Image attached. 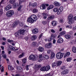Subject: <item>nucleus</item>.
<instances>
[{"label":"nucleus","instance_id":"c9c22d12","mask_svg":"<svg viewBox=\"0 0 76 76\" xmlns=\"http://www.w3.org/2000/svg\"><path fill=\"white\" fill-rule=\"evenodd\" d=\"M23 56H24V53H23L21 54H20L18 58H22V57H23Z\"/></svg>","mask_w":76,"mask_h":76},{"label":"nucleus","instance_id":"5fc2aeb1","mask_svg":"<svg viewBox=\"0 0 76 76\" xmlns=\"http://www.w3.org/2000/svg\"><path fill=\"white\" fill-rule=\"evenodd\" d=\"M41 67V65H40L36 66V68H40Z\"/></svg>","mask_w":76,"mask_h":76},{"label":"nucleus","instance_id":"79ce46f5","mask_svg":"<svg viewBox=\"0 0 76 76\" xmlns=\"http://www.w3.org/2000/svg\"><path fill=\"white\" fill-rule=\"evenodd\" d=\"M58 10V9L57 7H55L53 10V11L54 12H57Z\"/></svg>","mask_w":76,"mask_h":76},{"label":"nucleus","instance_id":"69168bd1","mask_svg":"<svg viewBox=\"0 0 76 76\" xmlns=\"http://www.w3.org/2000/svg\"><path fill=\"white\" fill-rule=\"evenodd\" d=\"M19 25L20 26H23V24L22 23H20L19 24Z\"/></svg>","mask_w":76,"mask_h":76},{"label":"nucleus","instance_id":"39448f33","mask_svg":"<svg viewBox=\"0 0 76 76\" xmlns=\"http://www.w3.org/2000/svg\"><path fill=\"white\" fill-rule=\"evenodd\" d=\"M38 55H35L34 56L33 55H31L29 56V60H34V59L37 60L38 59Z\"/></svg>","mask_w":76,"mask_h":76},{"label":"nucleus","instance_id":"2f4dec72","mask_svg":"<svg viewBox=\"0 0 76 76\" xmlns=\"http://www.w3.org/2000/svg\"><path fill=\"white\" fill-rule=\"evenodd\" d=\"M37 45H38V44L35 42H33L32 43V46L33 47H35V46H36Z\"/></svg>","mask_w":76,"mask_h":76},{"label":"nucleus","instance_id":"4468645a","mask_svg":"<svg viewBox=\"0 0 76 76\" xmlns=\"http://www.w3.org/2000/svg\"><path fill=\"white\" fill-rule=\"evenodd\" d=\"M53 4L55 6H60L61 5V4L57 1H56L53 3Z\"/></svg>","mask_w":76,"mask_h":76},{"label":"nucleus","instance_id":"ddd939ff","mask_svg":"<svg viewBox=\"0 0 76 76\" xmlns=\"http://www.w3.org/2000/svg\"><path fill=\"white\" fill-rule=\"evenodd\" d=\"M51 47H52V44L50 42L48 43L47 45L45 46L46 48H50Z\"/></svg>","mask_w":76,"mask_h":76},{"label":"nucleus","instance_id":"b1692460","mask_svg":"<svg viewBox=\"0 0 76 76\" xmlns=\"http://www.w3.org/2000/svg\"><path fill=\"white\" fill-rule=\"evenodd\" d=\"M62 63V61H58L56 63V64L57 66H60L61 64Z\"/></svg>","mask_w":76,"mask_h":76},{"label":"nucleus","instance_id":"6e6d98bb","mask_svg":"<svg viewBox=\"0 0 76 76\" xmlns=\"http://www.w3.org/2000/svg\"><path fill=\"white\" fill-rule=\"evenodd\" d=\"M1 72H3L4 71V67L2 66L1 68Z\"/></svg>","mask_w":76,"mask_h":76},{"label":"nucleus","instance_id":"8fccbe9b","mask_svg":"<svg viewBox=\"0 0 76 76\" xmlns=\"http://www.w3.org/2000/svg\"><path fill=\"white\" fill-rule=\"evenodd\" d=\"M37 4L36 3H33L32 4V5L34 7H36V6H37Z\"/></svg>","mask_w":76,"mask_h":76},{"label":"nucleus","instance_id":"ea45409f","mask_svg":"<svg viewBox=\"0 0 76 76\" xmlns=\"http://www.w3.org/2000/svg\"><path fill=\"white\" fill-rule=\"evenodd\" d=\"M72 58L71 57H69L67 58L66 61L68 62H69V61H72Z\"/></svg>","mask_w":76,"mask_h":76},{"label":"nucleus","instance_id":"58836bf2","mask_svg":"<svg viewBox=\"0 0 76 76\" xmlns=\"http://www.w3.org/2000/svg\"><path fill=\"white\" fill-rule=\"evenodd\" d=\"M22 60L23 63L24 64H25L26 63V61H27V59H26V58H25L23 59H22Z\"/></svg>","mask_w":76,"mask_h":76},{"label":"nucleus","instance_id":"7c9ffc66","mask_svg":"<svg viewBox=\"0 0 76 76\" xmlns=\"http://www.w3.org/2000/svg\"><path fill=\"white\" fill-rule=\"evenodd\" d=\"M68 69H65L64 70V71L62 72V73L63 74V75L67 74V73H68Z\"/></svg>","mask_w":76,"mask_h":76},{"label":"nucleus","instance_id":"a211bd4d","mask_svg":"<svg viewBox=\"0 0 76 76\" xmlns=\"http://www.w3.org/2000/svg\"><path fill=\"white\" fill-rule=\"evenodd\" d=\"M40 8L41 9H42V10L45 9H46V8L45 7V4H43L41 5L40 7Z\"/></svg>","mask_w":76,"mask_h":76},{"label":"nucleus","instance_id":"f03ea898","mask_svg":"<svg viewBox=\"0 0 76 76\" xmlns=\"http://www.w3.org/2000/svg\"><path fill=\"white\" fill-rule=\"evenodd\" d=\"M68 19L69 20L68 23L70 25L74 23V20H73V16L72 14H70L68 16Z\"/></svg>","mask_w":76,"mask_h":76},{"label":"nucleus","instance_id":"052dcab7","mask_svg":"<svg viewBox=\"0 0 76 76\" xmlns=\"http://www.w3.org/2000/svg\"><path fill=\"white\" fill-rule=\"evenodd\" d=\"M26 69L27 70H29V68H28V65H27L26 66Z\"/></svg>","mask_w":76,"mask_h":76},{"label":"nucleus","instance_id":"423d86ee","mask_svg":"<svg viewBox=\"0 0 76 76\" xmlns=\"http://www.w3.org/2000/svg\"><path fill=\"white\" fill-rule=\"evenodd\" d=\"M26 31V28H21L20 29V30L18 31V32L20 33V35H22V34H23Z\"/></svg>","mask_w":76,"mask_h":76},{"label":"nucleus","instance_id":"de8ad7c7","mask_svg":"<svg viewBox=\"0 0 76 76\" xmlns=\"http://www.w3.org/2000/svg\"><path fill=\"white\" fill-rule=\"evenodd\" d=\"M23 6L22 5H20V6L18 8V11H19L22 8Z\"/></svg>","mask_w":76,"mask_h":76},{"label":"nucleus","instance_id":"393cba45","mask_svg":"<svg viewBox=\"0 0 76 76\" xmlns=\"http://www.w3.org/2000/svg\"><path fill=\"white\" fill-rule=\"evenodd\" d=\"M55 57V54H54V53L53 52H52L51 53V55L50 56V58L51 59H52V58H53L54 57Z\"/></svg>","mask_w":76,"mask_h":76},{"label":"nucleus","instance_id":"6ab92c4d","mask_svg":"<svg viewBox=\"0 0 76 76\" xmlns=\"http://www.w3.org/2000/svg\"><path fill=\"white\" fill-rule=\"evenodd\" d=\"M65 37L66 39H70V38H72V36L70 35L66 34L65 35Z\"/></svg>","mask_w":76,"mask_h":76},{"label":"nucleus","instance_id":"3c124183","mask_svg":"<svg viewBox=\"0 0 76 76\" xmlns=\"http://www.w3.org/2000/svg\"><path fill=\"white\" fill-rule=\"evenodd\" d=\"M66 28H68L69 29H72V26L71 25L67 26H66Z\"/></svg>","mask_w":76,"mask_h":76},{"label":"nucleus","instance_id":"c85d7f7f","mask_svg":"<svg viewBox=\"0 0 76 76\" xmlns=\"http://www.w3.org/2000/svg\"><path fill=\"white\" fill-rule=\"evenodd\" d=\"M43 58H46V59H48L49 58V56H48V55L43 54Z\"/></svg>","mask_w":76,"mask_h":76},{"label":"nucleus","instance_id":"49530a36","mask_svg":"<svg viewBox=\"0 0 76 76\" xmlns=\"http://www.w3.org/2000/svg\"><path fill=\"white\" fill-rule=\"evenodd\" d=\"M19 4H21L23 2H25L26 0H19Z\"/></svg>","mask_w":76,"mask_h":76},{"label":"nucleus","instance_id":"a878e982","mask_svg":"<svg viewBox=\"0 0 76 76\" xmlns=\"http://www.w3.org/2000/svg\"><path fill=\"white\" fill-rule=\"evenodd\" d=\"M18 24H19V21H16L14 23L13 26L14 27H15V26H17V25H18Z\"/></svg>","mask_w":76,"mask_h":76},{"label":"nucleus","instance_id":"bb28decb","mask_svg":"<svg viewBox=\"0 0 76 76\" xmlns=\"http://www.w3.org/2000/svg\"><path fill=\"white\" fill-rule=\"evenodd\" d=\"M54 15H52L48 17V18L47 19H48V20H50V19H53L54 18Z\"/></svg>","mask_w":76,"mask_h":76},{"label":"nucleus","instance_id":"7ed1b4c3","mask_svg":"<svg viewBox=\"0 0 76 76\" xmlns=\"http://www.w3.org/2000/svg\"><path fill=\"white\" fill-rule=\"evenodd\" d=\"M64 55V53H61V52H58L57 53L56 55V57L58 59H61L63 57V56Z\"/></svg>","mask_w":76,"mask_h":76},{"label":"nucleus","instance_id":"e2e57ef3","mask_svg":"<svg viewBox=\"0 0 76 76\" xmlns=\"http://www.w3.org/2000/svg\"><path fill=\"white\" fill-rule=\"evenodd\" d=\"M25 39L26 40V41H28V37H26L25 38Z\"/></svg>","mask_w":76,"mask_h":76},{"label":"nucleus","instance_id":"473e14b6","mask_svg":"<svg viewBox=\"0 0 76 76\" xmlns=\"http://www.w3.org/2000/svg\"><path fill=\"white\" fill-rule=\"evenodd\" d=\"M40 70L41 71H46L45 66H44L40 68Z\"/></svg>","mask_w":76,"mask_h":76},{"label":"nucleus","instance_id":"37998d69","mask_svg":"<svg viewBox=\"0 0 76 76\" xmlns=\"http://www.w3.org/2000/svg\"><path fill=\"white\" fill-rule=\"evenodd\" d=\"M18 68V71H19L20 72V70H22V67L21 66H18L17 67Z\"/></svg>","mask_w":76,"mask_h":76},{"label":"nucleus","instance_id":"0e129e2a","mask_svg":"<svg viewBox=\"0 0 76 76\" xmlns=\"http://www.w3.org/2000/svg\"><path fill=\"white\" fill-rule=\"evenodd\" d=\"M1 49H2V50H4V48L3 46H1Z\"/></svg>","mask_w":76,"mask_h":76},{"label":"nucleus","instance_id":"20e7f679","mask_svg":"<svg viewBox=\"0 0 76 76\" xmlns=\"http://www.w3.org/2000/svg\"><path fill=\"white\" fill-rule=\"evenodd\" d=\"M14 15V11L12 10L8 11L6 14V15L7 17H12Z\"/></svg>","mask_w":76,"mask_h":76},{"label":"nucleus","instance_id":"e433bc0d","mask_svg":"<svg viewBox=\"0 0 76 76\" xmlns=\"http://www.w3.org/2000/svg\"><path fill=\"white\" fill-rule=\"evenodd\" d=\"M17 6H18V4L17 3L14 4L13 5V8H16V7H17Z\"/></svg>","mask_w":76,"mask_h":76},{"label":"nucleus","instance_id":"680f3d73","mask_svg":"<svg viewBox=\"0 0 76 76\" xmlns=\"http://www.w3.org/2000/svg\"><path fill=\"white\" fill-rule=\"evenodd\" d=\"M51 32L53 33H55V32H56V31L53 29H52L51 30Z\"/></svg>","mask_w":76,"mask_h":76},{"label":"nucleus","instance_id":"09e8293b","mask_svg":"<svg viewBox=\"0 0 76 76\" xmlns=\"http://www.w3.org/2000/svg\"><path fill=\"white\" fill-rule=\"evenodd\" d=\"M15 0H10V2L11 4H13V3H15Z\"/></svg>","mask_w":76,"mask_h":76},{"label":"nucleus","instance_id":"13d9d810","mask_svg":"<svg viewBox=\"0 0 76 76\" xmlns=\"http://www.w3.org/2000/svg\"><path fill=\"white\" fill-rule=\"evenodd\" d=\"M2 56L3 57H4V58H6V54H4V55H2Z\"/></svg>","mask_w":76,"mask_h":76},{"label":"nucleus","instance_id":"a18cd8bd","mask_svg":"<svg viewBox=\"0 0 76 76\" xmlns=\"http://www.w3.org/2000/svg\"><path fill=\"white\" fill-rule=\"evenodd\" d=\"M42 23L44 25H45L47 23V21H43L42 22Z\"/></svg>","mask_w":76,"mask_h":76},{"label":"nucleus","instance_id":"c03bdc74","mask_svg":"<svg viewBox=\"0 0 76 76\" xmlns=\"http://www.w3.org/2000/svg\"><path fill=\"white\" fill-rule=\"evenodd\" d=\"M59 10L60 12H61L63 10V7H61L59 9Z\"/></svg>","mask_w":76,"mask_h":76},{"label":"nucleus","instance_id":"f257e3e1","mask_svg":"<svg viewBox=\"0 0 76 76\" xmlns=\"http://www.w3.org/2000/svg\"><path fill=\"white\" fill-rule=\"evenodd\" d=\"M37 20V15H31L30 17L28 18L27 21L28 22L31 23H33L34 22V21H36Z\"/></svg>","mask_w":76,"mask_h":76},{"label":"nucleus","instance_id":"4c0bfd02","mask_svg":"<svg viewBox=\"0 0 76 76\" xmlns=\"http://www.w3.org/2000/svg\"><path fill=\"white\" fill-rule=\"evenodd\" d=\"M59 34L62 36V35H63L66 34V31H62L60 33H59Z\"/></svg>","mask_w":76,"mask_h":76},{"label":"nucleus","instance_id":"338daca9","mask_svg":"<svg viewBox=\"0 0 76 76\" xmlns=\"http://www.w3.org/2000/svg\"><path fill=\"white\" fill-rule=\"evenodd\" d=\"M56 39H53V44H55V43H56Z\"/></svg>","mask_w":76,"mask_h":76},{"label":"nucleus","instance_id":"774afa93","mask_svg":"<svg viewBox=\"0 0 76 76\" xmlns=\"http://www.w3.org/2000/svg\"><path fill=\"white\" fill-rule=\"evenodd\" d=\"M50 74L49 73L45 75V76H50Z\"/></svg>","mask_w":76,"mask_h":76},{"label":"nucleus","instance_id":"5701e85b","mask_svg":"<svg viewBox=\"0 0 76 76\" xmlns=\"http://www.w3.org/2000/svg\"><path fill=\"white\" fill-rule=\"evenodd\" d=\"M52 24L53 26H56L57 24V22L56 21H54L52 22Z\"/></svg>","mask_w":76,"mask_h":76},{"label":"nucleus","instance_id":"4be33fe9","mask_svg":"<svg viewBox=\"0 0 76 76\" xmlns=\"http://www.w3.org/2000/svg\"><path fill=\"white\" fill-rule=\"evenodd\" d=\"M7 41L8 42H10V43L11 44H12V45H13V46H14V45H15V44L13 43V40H10V39H8Z\"/></svg>","mask_w":76,"mask_h":76},{"label":"nucleus","instance_id":"0eeeda50","mask_svg":"<svg viewBox=\"0 0 76 76\" xmlns=\"http://www.w3.org/2000/svg\"><path fill=\"white\" fill-rule=\"evenodd\" d=\"M15 35L16 37H18V39H20V38H22L19 31H18L17 32L15 33Z\"/></svg>","mask_w":76,"mask_h":76},{"label":"nucleus","instance_id":"4d7b16f0","mask_svg":"<svg viewBox=\"0 0 76 76\" xmlns=\"http://www.w3.org/2000/svg\"><path fill=\"white\" fill-rule=\"evenodd\" d=\"M65 69H66V67L64 66H63L61 67V70H64Z\"/></svg>","mask_w":76,"mask_h":76},{"label":"nucleus","instance_id":"cd10ccee","mask_svg":"<svg viewBox=\"0 0 76 76\" xmlns=\"http://www.w3.org/2000/svg\"><path fill=\"white\" fill-rule=\"evenodd\" d=\"M70 54V53L69 52H66L64 55V58H65L66 56H69Z\"/></svg>","mask_w":76,"mask_h":76},{"label":"nucleus","instance_id":"f8f14e48","mask_svg":"<svg viewBox=\"0 0 76 76\" xmlns=\"http://www.w3.org/2000/svg\"><path fill=\"white\" fill-rule=\"evenodd\" d=\"M63 39L61 37L59 38L57 41V43H59V44L63 43Z\"/></svg>","mask_w":76,"mask_h":76},{"label":"nucleus","instance_id":"f3484780","mask_svg":"<svg viewBox=\"0 0 76 76\" xmlns=\"http://www.w3.org/2000/svg\"><path fill=\"white\" fill-rule=\"evenodd\" d=\"M38 50L40 52H43V51L44 50V49L43 47H39L38 48Z\"/></svg>","mask_w":76,"mask_h":76},{"label":"nucleus","instance_id":"603ef678","mask_svg":"<svg viewBox=\"0 0 76 76\" xmlns=\"http://www.w3.org/2000/svg\"><path fill=\"white\" fill-rule=\"evenodd\" d=\"M43 35V34L42 33L41 34H40L39 35V37L38 38L39 39H41V37H42V36Z\"/></svg>","mask_w":76,"mask_h":76},{"label":"nucleus","instance_id":"72a5a7b5","mask_svg":"<svg viewBox=\"0 0 76 76\" xmlns=\"http://www.w3.org/2000/svg\"><path fill=\"white\" fill-rule=\"evenodd\" d=\"M45 69L46 71H48V70H49L50 69V66L48 65L46 67H45Z\"/></svg>","mask_w":76,"mask_h":76},{"label":"nucleus","instance_id":"dca6fc26","mask_svg":"<svg viewBox=\"0 0 76 76\" xmlns=\"http://www.w3.org/2000/svg\"><path fill=\"white\" fill-rule=\"evenodd\" d=\"M54 6L53 5H50L49 7L47 8V10H49L50 9H52L54 8Z\"/></svg>","mask_w":76,"mask_h":76},{"label":"nucleus","instance_id":"f704fd0d","mask_svg":"<svg viewBox=\"0 0 76 76\" xmlns=\"http://www.w3.org/2000/svg\"><path fill=\"white\" fill-rule=\"evenodd\" d=\"M56 66H57V63L55 62L52 63V67H56Z\"/></svg>","mask_w":76,"mask_h":76},{"label":"nucleus","instance_id":"1a4fd4ad","mask_svg":"<svg viewBox=\"0 0 76 76\" xmlns=\"http://www.w3.org/2000/svg\"><path fill=\"white\" fill-rule=\"evenodd\" d=\"M37 38V36L36 35L34 34L31 37V40L33 41H35L36 40Z\"/></svg>","mask_w":76,"mask_h":76},{"label":"nucleus","instance_id":"9d476101","mask_svg":"<svg viewBox=\"0 0 76 76\" xmlns=\"http://www.w3.org/2000/svg\"><path fill=\"white\" fill-rule=\"evenodd\" d=\"M54 38H55V36L53 35H51V36L48 39V41L49 42L53 40L54 39Z\"/></svg>","mask_w":76,"mask_h":76},{"label":"nucleus","instance_id":"c756f323","mask_svg":"<svg viewBox=\"0 0 76 76\" xmlns=\"http://www.w3.org/2000/svg\"><path fill=\"white\" fill-rule=\"evenodd\" d=\"M72 52H73V53H76V47H75V46H73L72 48Z\"/></svg>","mask_w":76,"mask_h":76},{"label":"nucleus","instance_id":"2eb2a0df","mask_svg":"<svg viewBox=\"0 0 76 76\" xmlns=\"http://www.w3.org/2000/svg\"><path fill=\"white\" fill-rule=\"evenodd\" d=\"M11 8H12V6L11 5H8L5 8V10L6 11L9 10H10Z\"/></svg>","mask_w":76,"mask_h":76},{"label":"nucleus","instance_id":"864d4df0","mask_svg":"<svg viewBox=\"0 0 76 76\" xmlns=\"http://www.w3.org/2000/svg\"><path fill=\"white\" fill-rule=\"evenodd\" d=\"M3 9H1V10H0V15H1L3 14Z\"/></svg>","mask_w":76,"mask_h":76},{"label":"nucleus","instance_id":"a19ab883","mask_svg":"<svg viewBox=\"0 0 76 76\" xmlns=\"http://www.w3.org/2000/svg\"><path fill=\"white\" fill-rule=\"evenodd\" d=\"M8 68L9 70H13V68L11 66H8Z\"/></svg>","mask_w":76,"mask_h":76},{"label":"nucleus","instance_id":"6e6552de","mask_svg":"<svg viewBox=\"0 0 76 76\" xmlns=\"http://www.w3.org/2000/svg\"><path fill=\"white\" fill-rule=\"evenodd\" d=\"M32 31L33 34H38V29L37 28H34L32 30Z\"/></svg>","mask_w":76,"mask_h":76},{"label":"nucleus","instance_id":"aec40b11","mask_svg":"<svg viewBox=\"0 0 76 76\" xmlns=\"http://www.w3.org/2000/svg\"><path fill=\"white\" fill-rule=\"evenodd\" d=\"M9 47L11 50L14 51H15V47H13V46L11 45H10Z\"/></svg>","mask_w":76,"mask_h":76},{"label":"nucleus","instance_id":"bf43d9fd","mask_svg":"<svg viewBox=\"0 0 76 76\" xmlns=\"http://www.w3.org/2000/svg\"><path fill=\"white\" fill-rule=\"evenodd\" d=\"M59 22L60 23H62L63 22V20L62 19H61L59 20Z\"/></svg>","mask_w":76,"mask_h":76},{"label":"nucleus","instance_id":"9b49d317","mask_svg":"<svg viewBox=\"0 0 76 76\" xmlns=\"http://www.w3.org/2000/svg\"><path fill=\"white\" fill-rule=\"evenodd\" d=\"M39 57L40 61H42L44 59V54L39 55Z\"/></svg>","mask_w":76,"mask_h":76},{"label":"nucleus","instance_id":"412c9836","mask_svg":"<svg viewBox=\"0 0 76 76\" xmlns=\"http://www.w3.org/2000/svg\"><path fill=\"white\" fill-rule=\"evenodd\" d=\"M32 12L33 13H37V12H38V10L36 8L34 9Z\"/></svg>","mask_w":76,"mask_h":76}]
</instances>
